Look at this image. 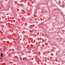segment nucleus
Here are the masks:
<instances>
[{
  "label": "nucleus",
  "mask_w": 65,
  "mask_h": 65,
  "mask_svg": "<svg viewBox=\"0 0 65 65\" xmlns=\"http://www.w3.org/2000/svg\"><path fill=\"white\" fill-rule=\"evenodd\" d=\"M1 56L2 57L3 56V53H2L1 55Z\"/></svg>",
  "instance_id": "nucleus-1"
},
{
  "label": "nucleus",
  "mask_w": 65,
  "mask_h": 65,
  "mask_svg": "<svg viewBox=\"0 0 65 65\" xmlns=\"http://www.w3.org/2000/svg\"><path fill=\"white\" fill-rule=\"evenodd\" d=\"M33 26H35V25H33Z\"/></svg>",
  "instance_id": "nucleus-2"
},
{
  "label": "nucleus",
  "mask_w": 65,
  "mask_h": 65,
  "mask_svg": "<svg viewBox=\"0 0 65 65\" xmlns=\"http://www.w3.org/2000/svg\"><path fill=\"white\" fill-rule=\"evenodd\" d=\"M1 55V54H0V55Z\"/></svg>",
  "instance_id": "nucleus-3"
}]
</instances>
